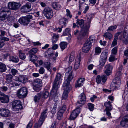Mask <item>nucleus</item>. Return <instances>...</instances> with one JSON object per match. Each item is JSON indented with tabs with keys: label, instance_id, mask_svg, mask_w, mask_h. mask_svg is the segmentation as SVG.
Here are the masks:
<instances>
[{
	"label": "nucleus",
	"instance_id": "obj_32",
	"mask_svg": "<svg viewBox=\"0 0 128 128\" xmlns=\"http://www.w3.org/2000/svg\"><path fill=\"white\" fill-rule=\"evenodd\" d=\"M10 16L8 15L6 13L0 12V20L2 21L6 20Z\"/></svg>",
	"mask_w": 128,
	"mask_h": 128
},
{
	"label": "nucleus",
	"instance_id": "obj_37",
	"mask_svg": "<svg viewBox=\"0 0 128 128\" xmlns=\"http://www.w3.org/2000/svg\"><path fill=\"white\" fill-rule=\"evenodd\" d=\"M124 32L123 35V37H124L128 39V26H126L124 28Z\"/></svg>",
	"mask_w": 128,
	"mask_h": 128
},
{
	"label": "nucleus",
	"instance_id": "obj_1",
	"mask_svg": "<svg viewBox=\"0 0 128 128\" xmlns=\"http://www.w3.org/2000/svg\"><path fill=\"white\" fill-rule=\"evenodd\" d=\"M62 76L61 74L60 73H57L56 76L53 83L52 92L53 94L56 95L57 93L58 85L60 84V80ZM52 94V93H51Z\"/></svg>",
	"mask_w": 128,
	"mask_h": 128
},
{
	"label": "nucleus",
	"instance_id": "obj_3",
	"mask_svg": "<svg viewBox=\"0 0 128 128\" xmlns=\"http://www.w3.org/2000/svg\"><path fill=\"white\" fill-rule=\"evenodd\" d=\"M89 28L85 25H83V26H81V30L78 35L77 38L79 40H81L86 36H88Z\"/></svg>",
	"mask_w": 128,
	"mask_h": 128
},
{
	"label": "nucleus",
	"instance_id": "obj_54",
	"mask_svg": "<svg viewBox=\"0 0 128 128\" xmlns=\"http://www.w3.org/2000/svg\"><path fill=\"white\" fill-rule=\"evenodd\" d=\"M12 77V76L11 74H8L6 76V78L7 80L10 81Z\"/></svg>",
	"mask_w": 128,
	"mask_h": 128
},
{
	"label": "nucleus",
	"instance_id": "obj_60",
	"mask_svg": "<svg viewBox=\"0 0 128 128\" xmlns=\"http://www.w3.org/2000/svg\"><path fill=\"white\" fill-rule=\"evenodd\" d=\"M117 51V48L116 47H114L113 48L112 50V53L114 54H116Z\"/></svg>",
	"mask_w": 128,
	"mask_h": 128
},
{
	"label": "nucleus",
	"instance_id": "obj_35",
	"mask_svg": "<svg viewBox=\"0 0 128 128\" xmlns=\"http://www.w3.org/2000/svg\"><path fill=\"white\" fill-rule=\"evenodd\" d=\"M67 44V43L66 42H62L60 43V46L62 50H64L66 48Z\"/></svg>",
	"mask_w": 128,
	"mask_h": 128
},
{
	"label": "nucleus",
	"instance_id": "obj_38",
	"mask_svg": "<svg viewBox=\"0 0 128 128\" xmlns=\"http://www.w3.org/2000/svg\"><path fill=\"white\" fill-rule=\"evenodd\" d=\"M29 58L30 60L33 62L37 60L38 58L37 56L34 54H29Z\"/></svg>",
	"mask_w": 128,
	"mask_h": 128
},
{
	"label": "nucleus",
	"instance_id": "obj_30",
	"mask_svg": "<svg viewBox=\"0 0 128 128\" xmlns=\"http://www.w3.org/2000/svg\"><path fill=\"white\" fill-rule=\"evenodd\" d=\"M18 79L19 82L23 83H25L27 81V78L24 76H20Z\"/></svg>",
	"mask_w": 128,
	"mask_h": 128
},
{
	"label": "nucleus",
	"instance_id": "obj_21",
	"mask_svg": "<svg viewBox=\"0 0 128 128\" xmlns=\"http://www.w3.org/2000/svg\"><path fill=\"white\" fill-rule=\"evenodd\" d=\"M63 87L64 91L62 95V98L64 100H66L68 97V94L69 92L71 89H70L69 87L66 86V87L63 86Z\"/></svg>",
	"mask_w": 128,
	"mask_h": 128
},
{
	"label": "nucleus",
	"instance_id": "obj_52",
	"mask_svg": "<svg viewBox=\"0 0 128 128\" xmlns=\"http://www.w3.org/2000/svg\"><path fill=\"white\" fill-rule=\"evenodd\" d=\"M70 31V30L69 28H67L65 30L63 34L64 36H66L69 34Z\"/></svg>",
	"mask_w": 128,
	"mask_h": 128
},
{
	"label": "nucleus",
	"instance_id": "obj_4",
	"mask_svg": "<svg viewBox=\"0 0 128 128\" xmlns=\"http://www.w3.org/2000/svg\"><path fill=\"white\" fill-rule=\"evenodd\" d=\"M32 17L31 15L28 14L25 16L20 17L18 20V22L23 26H27L30 22V19Z\"/></svg>",
	"mask_w": 128,
	"mask_h": 128
},
{
	"label": "nucleus",
	"instance_id": "obj_18",
	"mask_svg": "<svg viewBox=\"0 0 128 128\" xmlns=\"http://www.w3.org/2000/svg\"><path fill=\"white\" fill-rule=\"evenodd\" d=\"M89 6L87 5L84 3H80L79 8L80 11H82L84 8V10L83 12L84 13H86L89 9Z\"/></svg>",
	"mask_w": 128,
	"mask_h": 128
},
{
	"label": "nucleus",
	"instance_id": "obj_51",
	"mask_svg": "<svg viewBox=\"0 0 128 128\" xmlns=\"http://www.w3.org/2000/svg\"><path fill=\"white\" fill-rule=\"evenodd\" d=\"M118 38H114L113 41L111 45L112 46H114L117 44Z\"/></svg>",
	"mask_w": 128,
	"mask_h": 128
},
{
	"label": "nucleus",
	"instance_id": "obj_16",
	"mask_svg": "<svg viewBox=\"0 0 128 128\" xmlns=\"http://www.w3.org/2000/svg\"><path fill=\"white\" fill-rule=\"evenodd\" d=\"M10 112L8 109L1 108L0 109V115L2 117H8L10 115Z\"/></svg>",
	"mask_w": 128,
	"mask_h": 128
},
{
	"label": "nucleus",
	"instance_id": "obj_53",
	"mask_svg": "<svg viewBox=\"0 0 128 128\" xmlns=\"http://www.w3.org/2000/svg\"><path fill=\"white\" fill-rule=\"evenodd\" d=\"M53 50L51 48H48L47 51L48 54L50 56H51L52 55L54 54Z\"/></svg>",
	"mask_w": 128,
	"mask_h": 128
},
{
	"label": "nucleus",
	"instance_id": "obj_45",
	"mask_svg": "<svg viewBox=\"0 0 128 128\" xmlns=\"http://www.w3.org/2000/svg\"><path fill=\"white\" fill-rule=\"evenodd\" d=\"M117 28V26L116 25L112 26L109 27L107 31L108 32H110L112 31L115 30Z\"/></svg>",
	"mask_w": 128,
	"mask_h": 128
},
{
	"label": "nucleus",
	"instance_id": "obj_63",
	"mask_svg": "<svg viewBox=\"0 0 128 128\" xmlns=\"http://www.w3.org/2000/svg\"><path fill=\"white\" fill-rule=\"evenodd\" d=\"M66 15L67 16H69L70 18L72 17V16L71 15L70 11L68 9L66 10Z\"/></svg>",
	"mask_w": 128,
	"mask_h": 128
},
{
	"label": "nucleus",
	"instance_id": "obj_15",
	"mask_svg": "<svg viewBox=\"0 0 128 128\" xmlns=\"http://www.w3.org/2000/svg\"><path fill=\"white\" fill-rule=\"evenodd\" d=\"M0 100L2 103H8L9 102L8 96L0 92Z\"/></svg>",
	"mask_w": 128,
	"mask_h": 128
},
{
	"label": "nucleus",
	"instance_id": "obj_22",
	"mask_svg": "<svg viewBox=\"0 0 128 128\" xmlns=\"http://www.w3.org/2000/svg\"><path fill=\"white\" fill-rule=\"evenodd\" d=\"M105 68H106V70L104 71L105 73L108 76L110 75L111 74L112 69V66L110 64H108L106 65Z\"/></svg>",
	"mask_w": 128,
	"mask_h": 128
},
{
	"label": "nucleus",
	"instance_id": "obj_2",
	"mask_svg": "<svg viewBox=\"0 0 128 128\" xmlns=\"http://www.w3.org/2000/svg\"><path fill=\"white\" fill-rule=\"evenodd\" d=\"M68 68L67 69V72H66L65 74L66 76H67V77L65 80L63 84V86H68L69 87V89H72L71 86L70 84V82L71 80L73 78V74L72 71L71 70H69Z\"/></svg>",
	"mask_w": 128,
	"mask_h": 128
},
{
	"label": "nucleus",
	"instance_id": "obj_9",
	"mask_svg": "<svg viewBox=\"0 0 128 128\" xmlns=\"http://www.w3.org/2000/svg\"><path fill=\"white\" fill-rule=\"evenodd\" d=\"M21 6L20 3L15 2H9L8 4L9 8L12 10H18Z\"/></svg>",
	"mask_w": 128,
	"mask_h": 128
},
{
	"label": "nucleus",
	"instance_id": "obj_23",
	"mask_svg": "<svg viewBox=\"0 0 128 128\" xmlns=\"http://www.w3.org/2000/svg\"><path fill=\"white\" fill-rule=\"evenodd\" d=\"M81 57L80 55L76 58L75 60L74 68L75 69H77L80 66V62Z\"/></svg>",
	"mask_w": 128,
	"mask_h": 128
},
{
	"label": "nucleus",
	"instance_id": "obj_46",
	"mask_svg": "<svg viewBox=\"0 0 128 128\" xmlns=\"http://www.w3.org/2000/svg\"><path fill=\"white\" fill-rule=\"evenodd\" d=\"M19 57L22 60H24L26 58V55L25 54L22 52L21 51H19Z\"/></svg>",
	"mask_w": 128,
	"mask_h": 128
},
{
	"label": "nucleus",
	"instance_id": "obj_57",
	"mask_svg": "<svg viewBox=\"0 0 128 128\" xmlns=\"http://www.w3.org/2000/svg\"><path fill=\"white\" fill-rule=\"evenodd\" d=\"M66 106L65 105H64L59 111L62 113H63L66 110Z\"/></svg>",
	"mask_w": 128,
	"mask_h": 128
},
{
	"label": "nucleus",
	"instance_id": "obj_31",
	"mask_svg": "<svg viewBox=\"0 0 128 128\" xmlns=\"http://www.w3.org/2000/svg\"><path fill=\"white\" fill-rule=\"evenodd\" d=\"M51 64L49 62H45L43 63V66L46 68L47 70L50 72H51V67L50 66Z\"/></svg>",
	"mask_w": 128,
	"mask_h": 128
},
{
	"label": "nucleus",
	"instance_id": "obj_33",
	"mask_svg": "<svg viewBox=\"0 0 128 128\" xmlns=\"http://www.w3.org/2000/svg\"><path fill=\"white\" fill-rule=\"evenodd\" d=\"M52 6L54 9L56 10H58L61 7L60 5L58 3L56 2H52Z\"/></svg>",
	"mask_w": 128,
	"mask_h": 128
},
{
	"label": "nucleus",
	"instance_id": "obj_42",
	"mask_svg": "<svg viewBox=\"0 0 128 128\" xmlns=\"http://www.w3.org/2000/svg\"><path fill=\"white\" fill-rule=\"evenodd\" d=\"M86 44H84V46L82 47V51L84 52L87 53L89 50L90 48L87 46Z\"/></svg>",
	"mask_w": 128,
	"mask_h": 128
},
{
	"label": "nucleus",
	"instance_id": "obj_17",
	"mask_svg": "<svg viewBox=\"0 0 128 128\" xmlns=\"http://www.w3.org/2000/svg\"><path fill=\"white\" fill-rule=\"evenodd\" d=\"M42 80L39 78H37L34 81L33 85L36 88H39L42 86Z\"/></svg>",
	"mask_w": 128,
	"mask_h": 128
},
{
	"label": "nucleus",
	"instance_id": "obj_44",
	"mask_svg": "<svg viewBox=\"0 0 128 128\" xmlns=\"http://www.w3.org/2000/svg\"><path fill=\"white\" fill-rule=\"evenodd\" d=\"M74 52H72L69 57V63L70 62H71L74 61Z\"/></svg>",
	"mask_w": 128,
	"mask_h": 128
},
{
	"label": "nucleus",
	"instance_id": "obj_55",
	"mask_svg": "<svg viewBox=\"0 0 128 128\" xmlns=\"http://www.w3.org/2000/svg\"><path fill=\"white\" fill-rule=\"evenodd\" d=\"M45 70L44 68L42 67H41L39 70V72L40 74H43Z\"/></svg>",
	"mask_w": 128,
	"mask_h": 128
},
{
	"label": "nucleus",
	"instance_id": "obj_11",
	"mask_svg": "<svg viewBox=\"0 0 128 128\" xmlns=\"http://www.w3.org/2000/svg\"><path fill=\"white\" fill-rule=\"evenodd\" d=\"M108 56V53L106 52H103L101 53L100 56V64L102 66H103L106 62Z\"/></svg>",
	"mask_w": 128,
	"mask_h": 128
},
{
	"label": "nucleus",
	"instance_id": "obj_26",
	"mask_svg": "<svg viewBox=\"0 0 128 128\" xmlns=\"http://www.w3.org/2000/svg\"><path fill=\"white\" fill-rule=\"evenodd\" d=\"M94 38L93 37L90 36L86 41L84 44H86L87 46L90 48L91 46V44Z\"/></svg>",
	"mask_w": 128,
	"mask_h": 128
},
{
	"label": "nucleus",
	"instance_id": "obj_64",
	"mask_svg": "<svg viewBox=\"0 0 128 128\" xmlns=\"http://www.w3.org/2000/svg\"><path fill=\"white\" fill-rule=\"evenodd\" d=\"M1 88L3 91H6L8 90V88L6 86H3L1 87Z\"/></svg>",
	"mask_w": 128,
	"mask_h": 128
},
{
	"label": "nucleus",
	"instance_id": "obj_59",
	"mask_svg": "<svg viewBox=\"0 0 128 128\" xmlns=\"http://www.w3.org/2000/svg\"><path fill=\"white\" fill-rule=\"evenodd\" d=\"M102 82H105L107 80V78L104 75H102L101 77Z\"/></svg>",
	"mask_w": 128,
	"mask_h": 128
},
{
	"label": "nucleus",
	"instance_id": "obj_48",
	"mask_svg": "<svg viewBox=\"0 0 128 128\" xmlns=\"http://www.w3.org/2000/svg\"><path fill=\"white\" fill-rule=\"evenodd\" d=\"M95 52L96 54H99L101 52V49L99 47L96 48Z\"/></svg>",
	"mask_w": 128,
	"mask_h": 128
},
{
	"label": "nucleus",
	"instance_id": "obj_8",
	"mask_svg": "<svg viewBox=\"0 0 128 128\" xmlns=\"http://www.w3.org/2000/svg\"><path fill=\"white\" fill-rule=\"evenodd\" d=\"M120 80L119 77H116L113 81L110 86V87L113 90H116L120 86Z\"/></svg>",
	"mask_w": 128,
	"mask_h": 128
},
{
	"label": "nucleus",
	"instance_id": "obj_6",
	"mask_svg": "<svg viewBox=\"0 0 128 128\" xmlns=\"http://www.w3.org/2000/svg\"><path fill=\"white\" fill-rule=\"evenodd\" d=\"M28 94L27 88L25 87L22 88L18 90L16 94L17 96L19 98H25Z\"/></svg>",
	"mask_w": 128,
	"mask_h": 128
},
{
	"label": "nucleus",
	"instance_id": "obj_36",
	"mask_svg": "<svg viewBox=\"0 0 128 128\" xmlns=\"http://www.w3.org/2000/svg\"><path fill=\"white\" fill-rule=\"evenodd\" d=\"M104 37L108 38L109 40H111L113 37V35L109 32H106L103 35Z\"/></svg>",
	"mask_w": 128,
	"mask_h": 128
},
{
	"label": "nucleus",
	"instance_id": "obj_41",
	"mask_svg": "<svg viewBox=\"0 0 128 128\" xmlns=\"http://www.w3.org/2000/svg\"><path fill=\"white\" fill-rule=\"evenodd\" d=\"M38 49L36 48H34L28 52L29 54H35L37 52Z\"/></svg>",
	"mask_w": 128,
	"mask_h": 128
},
{
	"label": "nucleus",
	"instance_id": "obj_47",
	"mask_svg": "<svg viewBox=\"0 0 128 128\" xmlns=\"http://www.w3.org/2000/svg\"><path fill=\"white\" fill-rule=\"evenodd\" d=\"M40 93L42 94L41 96H42L43 98H47L49 94V92L47 91H46L43 94Z\"/></svg>",
	"mask_w": 128,
	"mask_h": 128
},
{
	"label": "nucleus",
	"instance_id": "obj_19",
	"mask_svg": "<svg viewBox=\"0 0 128 128\" xmlns=\"http://www.w3.org/2000/svg\"><path fill=\"white\" fill-rule=\"evenodd\" d=\"M128 124V114L126 115L120 122V124L122 126H127Z\"/></svg>",
	"mask_w": 128,
	"mask_h": 128
},
{
	"label": "nucleus",
	"instance_id": "obj_58",
	"mask_svg": "<svg viewBox=\"0 0 128 128\" xmlns=\"http://www.w3.org/2000/svg\"><path fill=\"white\" fill-rule=\"evenodd\" d=\"M96 81L98 84H100V83L101 78V77L99 75H98L96 78Z\"/></svg>",
	"mask_w": 128,
	"mask_h": 128
},
{
	"label": "nucleus",
	"instance_id": "obj_43",
	"mask_svg": "<svg viewBox=\"0 0 128 128\" xmlns=\"http://www.w3.org/2000/svg\"><path fill=\"white\" fill-rule=\"evenodd\" d=\"M59 36L58 35H56V34H54V36L52 38V42L53 43H55L58 40V38Z\"/></svg>",
	"mask_w": 128,
	"mask_h": 128
},
{
	"label": "nucleus",
	"instance_id": "obj_7",
	"mask_svg": "<svg viewBox=\"0 0 128 128\" xmlns=\"http://www.w3.org/2000/svg\"><path fill=\"white\" fill-rule=\"evenodd\" d=\"M42 13L48 19H50L53 17V12L50 8L46 7L42 11Z\"/></svg>",
	"mask_w": 128,
	"mask_h": 128
},
{
	"label": "nucleus",
	"instance_id": "obj_10",
	"mask_svg": "<svg viewBox=\"0 0 128 128\" xmlns=\"http://www.w3.org/2000/svg\"><path fill=\"white\" fill-rule=\"evenodd\" d=\"M31 4L30 3L28 2L20 8L21 12L23 13L29 12L32 10L31 9Z\"/></svg>",
	"mask_w": 128,
	"mask_h": 128
},
{
	"label": "nucleus",
	"instance_id": "obj_28",
	"mask_svg": "<svg viewBox=\"0 0 128 128\" xmlns=\"http://www.w3.org/2000/svg\"><path fill=\"white\" fill-rule=\"evenodd\" d=\"M85 80V79L82 78L78 80L77 83L76 84L75 87L76 88L80 87L83 84V83Z\"/></svg>",
	"mask_w": 128,
	"mask_h": 128
},
{
	"label": "nucleus",
	"instance_id": "obj_61",
	"mask_svg": "<svg viewBox=\"0 0 128 128\" xmlns=\"http://www.w3.org/2000/svg\"><path fill=\"white\" fill-rule=\"evenodd\" d=\"M11 71L12 75L14 76L18 72L17 70L13 68H12L11 69Z\"/></svg>",
	"mask_w": 128,
	"mask_h": 128
},
{
	"label": "nucleus",
	"instance_id": "obj_62",
	"mask_svg": "<svg viewBox=\"0 0 128 128\" xmlns=\"http://www.w3.org/2000/svg\"><path fill=\"white\" fill-rule=\"evenodd\" d=\"M32 121H30L27 125L26 128H31L32 124Z\"/></svg>",
	"mask_w": 128,
	"mask_h": 128
},
{
	"label": "nucleus",
	"instance_id": "obj_56",
	"mask_svg": "<svg viewBox=\"0 0 128 128\" xmlns=\"http://www.w3.org/2000/svg\"><path fill=\"white\" fill-rule=\"evenodd\" d=\"M128 39L127 38L123 37L122 41L123 43L126 44H128Z\"/></svg>",
	"mask_w": 128,
	"mask_h": 128
},
{
	"label": "nucleus",
	"instance_id": "obj_20",
	"mask_svg": "<svg viewBox=\"0 0 128 128\" xmlns=\"http://www.w3.org/2000/svg\"><path fill=\"white\" fill-rule=\"evenodd\" d=\"M80 100L78 101V103L80 104H84L86 100V96L84 93L80 94L79 96Z\"/></svg>",
	"mask_w": 128,
	"mask_h": 128
},
{
	"label": "nucleus",
	"instance_id": "obj_39",
	"mask_svg": "<svg viewBox=\"0 0 128 128\" xmlns=\"http://www.w3.org/2000/svg\"><path fill=\"white\" fill-rule=\"evenodd\" d=\"M41 93H38L35 96L34 98V100L35 102H39L41 98Z\"/></svg>",
	"mask_w": 128,
	"mask_h": 128
},
{
	"label": "nucleus",
	"instance_id": "obj_25",
	"mask_svg": "<svg viewBox=\"0 0 128 128\" xmlns=\"http://www.w3.org/2000/svg\"><path fill=\"white\" fill-rule=\"evenodd\" d=\"M9 8L6 7L2 8L0 10V12L6 13L8 16H10L11 14L10 10Z\"/></svg>",
	"mask_w": 128,
	"mask_h": 128
},
{
	"label": "nucleus",
	"instance_id": "obj_14",
	"mask_svg": "<svg viewBox=\"0 0 128 128\" xmlns=\"http://www.w3.org/2000/svg\"><path fill=\"white\" fill-rule=\"evenodd\" d=\"M47 112L48 110L47 109H46L45 110H43V112L42 113L40 117L38 122L37 123L39 124L40 126H41L45 118L46 117V113Z\"/></svg>",
	"mask_w": 128,
	"mask_h": 128
},
{
	"label": "nucleus",
	"instance_id": "obj_12",
	"mask_svg": "<svg viewBox=\"0 0 128 128\" xmlns=\"http://www.w3.org/2000/svg\"><path fill=\"white\" fill-rule=\"evenodd\" d=\"M111 103L110 101L104 103V105L106 107L105 110L106 111V114L109 117H111L110 112L112 110V107L110 104Z\"/></svg>",
	"mask_w": 128,
	"mask_h": 128
},
{
	"label": "nucleus",
	"instance_id": "obj_24",
	"mask_svg": "<svg viewBox=\"0 0 128 128\" xmlns=\"http://www.w3.org/2000/svg\"><path fill=\"white\" fill-rule=\"evenodd\" d=\"M86 22L84 25L86 26L87 27L90 28V23L91 22V20L92 18V15L90 14H87L86 15Z\"/></svg>",
	"mask_w": 128,
	"mask_h": 128
},
{
	"label": "nucleus",
	"instance_id": "obj_49",
	"mask_svg": "<svg viewBox=\"0 0 128 128\" xmlns=\"http://www.w3.org/2000/svg\"><path fill=\"white\" fill-rule=\"evenodd\" d=\"M88 108L90 111L93 110L94 109V105L91 103H88Z\"/></svg>",
	"mask_w": 128,
	"mask_h": 128
},
{
	"label": "nucleus",
	"instance_id": "obj_13",
	"mask_svg": "<svg viewBox=\"0 0 128 128\" xmlns=\"http://www.w3.org/2000/svg\"><path fill=\"white\" fill-rule=\"evenodd\" d=\"M79 108V107H78L76 110H74L72 112L69 118L70 120H74L78 116L80 112Z\"/></svg>",
	"mask_w": 128,
	"mask_h": 128
},
{
	"label": "nucleus",
	"instance_id": "obj_29",
	"mask_svg": "<svg viewBox=\"0 0 128 128\" xmlns=\"http://www.w3.org/2000/svg\"><path fill=\"white\" fill-rule=\"evenodd\" d=\"M9 60L10 61H12L13 62L17 63L19 61V59L17 56H10Z\"/></svg>",
	"mask_w": 128,
	"mask_h": 128
},
{
	"label": "nucleus",
	"instance_id": "obj_27",
	"mask_svg": "<svg viewBox=\"0 0 128 128\" xmlns=\"http://www.w3.org/2000/svg\"><path fill=\"white\" fill-rule=\"evenodd\" d=\"M67 20L66 18H63L60 20V23L61 24H63L64 25H62V26L61 27V28H60L59 30L58 31V32H60L62 31V28L64 26H65V24H66Z\"/></svg>",
	"mask_w": 128,
	"mask_h": 128
},
{
	"label": "nucleus",
	"instance_id": "obj_34",
	"mask_svg": "<svg viewBox=\"0 0 128 128\" xmlns=\"http://www.w3.org/2000/svg\"><path fill=\"white\" fill-rule=\"evenodd\" d=\"M6 70V65L2 62H0V72H5Z\"/></svg>",
	"mask_w": 128,
	"mask_h": 128
},
{
	"label": "nucleus",
	"instance_id": "obj_50",
	"mask_svg": "<svg viewBox=\"0 0 128 128\" xmlns=\"http://www.w3.org/2000/svg\"><path fill=\"white\" fill-rule=\"evenodd\" d=\"M63 113H62L60 111H58L57 114V118L59 120H60L62 117L63 116Z\"/></svg>",
	"mask_w": 128,
	"mask_h": 128
},
{
	"label": "nucleus",
	"instance_id": "obj_5",
	"mask_svg": "<svg viewBox=\"0 0 128 128\" xmlns=\"http://www.w3.org/2000/svg\"><path fill=\"white\" fill-rule=\"evenodd\" d=\"M12 107L13 111L17 112L20 110L22 107L21 101L19 100H14L12 103Z\"/></svg>",
	"mask_w": 128,
	"mask_h": 128
},
{
	"label": "nucleus",
	"instance_id": "obj_40",
	"mask_svg": "<svg viewBox=\"0 0 128 128\" xmlns=\"http://www.w3.org/2000/svg\"><path fill=\"white\" fill-rule=\"evenodd\" d=\"M84 20L83 19L80 20L79 19H77L76 20V24L80 26V27L83 26L82 25L84 24Z\"/></svg>",
	"mask_w": 128,
	"mask_h": 128
}]
</instances>
